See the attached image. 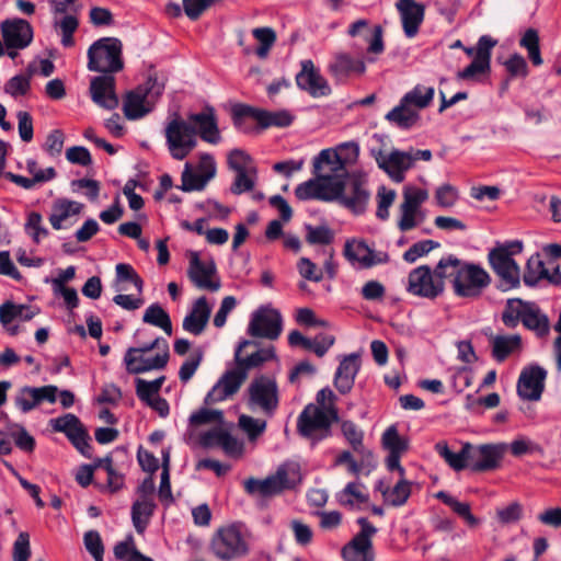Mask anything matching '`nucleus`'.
Masks as SVG:
<instances>
[{"label":"nucleus","instance_id":"obj_1","mask_svg":"<svg viewBox=\"0 0 561 561\" xmlns=\"http://www.w3.org/2000/svg\"><path fill=\"white\" fill-rule=\"evenodd\" d=\"M197 135L206 142L216 145L221 136L213 107L187 115L184 119L175 114L164 127L168 150L175 160H184L197 146Z\"/></svg>","mask_w":561,"mask_h":561},{"label":"nucleus","instance_id":"obj_2","mask_svg":"<svg viewBox=\"0 0 561 561\" xmlns=\"http://www.w3.org/2000/svg\"><path fill=\"white\" fill-rule=\"evenodd\" d=\"M251 345H256L250 340L241 341L234 351V367L227 369L205 397V404L213 405L236 394L248 379L249 371L260 368L266 362L277 360L275 347L270 345L260 348L250 355H243V351Z\"/></svg>","mask_w":561,"mask_h":561},{"label":"nucleus","instance_id":"obj_3","mask_svg":"<svg viewBox=\"0 0 561 561\" xmlns=\"http://www.w3.org/2000/svg\"><path fill=\"white\" fill-rule=\"evenodd\" d=\"M436 274L440 278L453 277L454 293L462 298H478L491 282L484 268L473 263H462L454 255L439 260Z\"/></svg>","mask_w":561,"mask_h":561},{"label":"nucleus","instance_id":"obj_4","mask_svg":"<svg viewBox=\"0 0 561 561\" xmlns=\"http://www.w3.org/2000/svg\"><path fill=\"white\" fill-rule=\"evenodd\" d=\"M211 552L222 561L241 559L249 553V533L241 524L219 527L210 541Z\"/></svg>","mask_w":561,"mask_h":561},{"label":"nucleus","instance_id":"obj_5","mask_svg":"<svg viewBox=\"0 0 561 561\" xmlns=\"http://www.w3.org/2000/svg\"><path fill=\"white\" fill-rule=\"evenodd\" d=\"M301 481L300 468L295 462H287L279 466L274 474L263 480L249 478L244 481V490L247 493L262 496H272L293 489Z\"/></svg>","mask_w":561,"mask_h":561},{"label":"nucleus","instance_id":"obj_6","mask_svg":"<svg viewBox=\"0 0 561 561\" xmlns=\"http://www.w3.org/2000/svg\"><path fill=\"white\" fill-rule=\"evenodd\" d=\"M165 87L164 79H159L156 73L149 75L147 81L127 93L123 111L128 119H138L152 111L158 98Z\"/></svg>","mask_w":561,"mask_h":561},{"label":"nucleus","instance_id":"obj_7","mask_svg":"<svg viewBox=\"0 0 561 561\" xmlns=\"http://www.w3.org/2000/svg\"><path fill=\"white\" fill-rule=\"evenodd\" d=\"M122 42L115 37H102L88 49V69L111 75L123 69Z\"/></svg>","mask_w":561,"mask_h":561},{"label":"nucleus","instance_id":"obj_8","mask_svg":"<svg viewBox=\"0 0 561 561\" xmlns=\"http://www.w3.org/2000/svg\"><path fill=\"white\" fill-rule=\"evenodd\" d=\"M538 335L543 336L549 332V320L540 309L533 302H524L515 298L508 299L502 314V321L507 328H515L518 321Z\"/></svg>","mask_w":561,"mask_h":561},{"label":"nucleus","instance_id":"obj_9","mask_svg":"<svg viewBox=\"0 0 561 561\" xmlns=\"http://www.w3.org/2000/svg\"><path fill=\"white\" fill-rule=\"evenodd\" d=\"M523 251V242L515 240L493 248L489 254V263L496 275L507 286L516 288L520 284V268L513 255Z\"/></svg>","mask_w":561,"mask_h":561},{"label":"nucleus","instance_id":"obj_10","mask_svg":"<svg viewBox=\"0 0 561 561\" xmlns=\"http://www.w3.org/2000/svg\"><path fill=\"white\" fill-rule=\"evenodd\" d=\"M247 407L263 415L273 416L279 405V390L275 378L260 375L252 379L245 391Z\"/></svg>","mask_w":561,"mask_h":561},{"label":"nucleus","instance_id":"obj_11","mask_svg":"<svg viewBox=\"0 0 561 561\" xmlns=\"http://www.w3.org/2000/svg\"><path fill=\"white\" fill-rule=\"evenodd\" d=\"M378 167L383 170L396 183H401L405 179V172L414 167L417 160L430 161L432 159L431 150H411L401 151L393 149L389 153L381 150L375 156Z\"/></svg>","mask_w":561,"mask_h":561},{"label":"nucleus","instance_id":"obj_12","mask_svg":"<svg viewBox=\"0 0 561 561\" xmlns=\"http://www.w3.org/2000/svg\"><path fill=\"white\" fill-rule=\"evenodd\" d=\"M340 419L333 416L316 404H308L297 420L298 433L316 444L331 435V425Z\"/></svg>","mask_w":561,"mask_h":561},{"label":"nucleus","instance_id":"obj_13","mask_svg":"<svg viewBox=\"0 0 561 561\" xmlns=\"http://www.w3.org/2000/svg\"><path fill=\"white\" fill-rule=\"evenodd\" d=\"M402 196L403 202L399 207L400 218L397 225L400 231L405 232L424 222L426 214L422 209V204L427 201L428 192L424 188L407 185L403 188Z\"/></svg>","mask_w":561,"mask_h":561},{"label":"nucleus","instance_id":"obj_14","mask_svg":"<svg viewBox=\"0 0 561 561\" xmlns=\"http://www.w3.org/2000/svg\"><path fill=\"white\" fill-rule=\"evenodd\" d=\"M467 449L469 451V469L474 472H485L500 467L507 445L504 443L481 445L467 443Z\"/></svg>","mask_w":561,"mask_h":561},{"label":"nucleus","instance_id":"obj_15","mask_svg":"<svg viewBox=\"0 0 561 561\" xmlns=\"http://www.w3.org/2000/svg\"><path fill=\"white\" fill-rule=\"evenodd\" d=\"M444 279L427 265L412 270L408 278V291L414 296L434 299L444 291Z\"/></svg>","mask_w":561,"mask_h":561},{"label":"nucleus","instance_id":"obj_16","mask_svg":"<svg viewBox=\"0 0 561 561\" xmlns=\"http://www.w3.org/2000/svg\"><path fill=\"white\" fill-rule=\"evenodd\" d=\"M283 330L280 313L271 307H260L255 310L248 325V334L253 337L277 340Z\"/></svg>","mask_w":561,"mask_h":561},{"label":"nucleus","instance_id":"obj_17","mask_svg":"<svg viewBox=\"0 0 561 561\" xmlns=\"http://www.w3.org/2000/svg\"><path fill=\"white\" fill-rule=\"evenodd\" d=\"M199 443L204 448L220 447L227 456L232 458H240L244 453V444L231 435L225 420L203 432L199 435Z\"/></svg>","mask_w":561,"mask_h":561},{"label":"nucleus","instance_id":"obj_18","mask_svg":"<svg viewBox=\"0 0 561 561\" xmlns=\"http://www.w3.org/2000/svg\"><path fill=\"white\" fill-rule=\"evenodd\" d=\"M360 531L342 549L345 561H374L371 537L377 533L367 518L357 519Z\"/></svg>","mask_w":561,"mask_h":561},{"label":"nucleus","instance_id":"obj_19","mask_svg":"<svg viewBox=\"0 0 561 561\" xmlns=\"http://www.w3.org/2000/svg\"><path fill=\"white\" fill-rule=\"evenodd\" d=\"M313 165L316 175L330 185L337 186L340 194L342 188L341 183L350 175L346 165L337 153L332 149H324L316 158Z\"/></svg>","mask_w":561,"mask_h":561},{"label":"nucleus","instance_id":"obj_20","mask_svg":"<svg viewBox=\"0 0 561 561\" xmlns=\"http://www.w3.org/2000/svg\"><path fill=\"white\" fill-rule=\"evenodd\" d=\"M341 193L335 201H339L340 204L356 215L364 213L369 199L366 180L359 175L352 174L341 183Z\"/></svg>","mask_w":561,"mask_h":561},{"label":"nucleus","instance_id":"obj_21","mask_svg":"<svg viewBox=\"0 0 561 561\" xmlns=\"http://www.w3.org/2000/svg\"><path fill=\"white\" fill-rule=\"evenodd\" d=\"M49 425L55 432L65 433L72 445L85 457H90L89 435L80 420L71 413L51 419Z\"/></svg>","mask_w":561,"mask_h":561},{"label":"nucleus","instance_id":"obj_22","mask_svg":"<svg viewBox=\"0 0 561 561\" xmlns=\"http://www.w3.org/2000/svg\"><path fill=\"white\" fill-rule=\"evenodd\" d=\"M301 69L296 75L297 87L312 98H324L331 94L332 90L328 80L316 68L310 59L300 62Z\"/></svg>","mask_w":561,"mask_h":561},{"label":"nucleus","instance_id":"obj_23","mask_svg":"<svg viewBox=\"0 0 561 561\" xmlns=\"http://www.w3.org/2000/svg\"><path fill=\"white\" fill-rule=\"evenodd\" d=\"M344 256L351 264H357L362 268H370L389 262L387 252H376L365 241L356 239L345 242Z\"/></svg>","mask_w":561,"mask_h":561},{"label":"nucleus","instance_id":"obj_24","mask_svg":"<svg viewBox=\"0 0 561 561\" xmlns=\"http://www.w3.org/2000/svg\"><path fill=\"white\" fill-rule=\"evenodd\" d=\"M523 279L527 286H535L541 279H546L553 285H560V266L556 261L552 260H549L547 263H545L541 260L540 254L536 253L528 259Z\"/></svg>","mask_w":561,"mask_h":561},{"label":"nucleus","instance_id":"obj_25","mask_svg":"<svg viewBox=\"0 0 561 561\" xmlns=\"http://www.w3.org/2000/svg\"><path fill=\"white\" fill-rule=\"evenodd\" d=\"M187 276L199 289L217 291L221 286L220 279L216 276L215 264L213 262L205 264L201 261L199 254L195 251L190 252Z\"/></svg>","mask_w":561,"mask_h":561},{"label":"nucleus","instance_id":"obj_26","mask_svg":"<svg viewBox=\"0 0 561 561\" xmlns=\"http://www.w3.org/2000/svg\"><path fill=\"white\" fill-rule=\"evenodd\" d=\"M0 28L7 48L24 49L33 41V27L23 19L5 20Z\"/></svg>","mask_w":561,"mask_h":561},{"label":"nucleus","instance_id":"obj_27","mask_svg":"<svg viewBox=\"0 0 561 561\" xmlns=\"http://www.w3.org/2000/svg\"><path fill=\"white\" fill-rule=\"evenodd\" d=\"M546 377L547 371L538 365L524 368L517 382L518 396L528 401L539 400L545 388Z\"/></svg>","mask_w":561,"mask_h":561},{"label":"nucleus","instance_id":"obj_28","mask_svg":"<svg viewBox=\"0 0 561 561\" xmlns=\"http://www.w3.org/2000/svg\"><path fill=\"white\" fill-rule=\"evenodd\" d=\"M496 41L488 35L479 38L477 44L476 57L472 62L463 70L457 73V79L469 80L483 75L490 70L491 50L496 45Z\"/></svg>","mask_w":561,"mask_h":561},{"label":"nucleus","instance_id":"obj_29","mask_svg":"<svg viewBox=\"0 0 561 561\" xmlns=\"http://www.w3.org/2000/svg\"><path fill=\"white\" fill-rule=\"evenodd\" d=\"M169 360V345L161 347L153 354H141L138 356H124V364L128 374L139 375L151 370L163 369Z\"/></svg>","mask_w":561,"mask_h":561},{"label":"nucleus","instance_id":"obj_30","mask_svg":"<svg viewBox=\"0 0 561 561\" xmlns=\"http://www.w3.org/2000/svg\"><path fill=\"white\" fill-rule=\"evenodd\" d=\"M92 101L106 110L118 106V98L115 94V78L111 75L94 77L90 83Z\"/></svg>","mask_w":561,"mask_h":561},{"label":"nucleus","instance_id":"obj_31","mask_svg":"<svg viewBox=\"0 0 561 561\" xmlns=\"http://www.w3.org/2000/svg\"><path fill=\"white\" fill-rule=\"evenodd\" d=\"M396 8L400 13L405 36L414 37L424 20L425 7L415 0H398Z\"/></svg>","mask_w":561,"mask_h":561},{"label":"nucleus","instance_id":"obj_32","mask_svg":"<svg viewBox=\"0 0 561 561\" xmlns=\"http://www.w3.org/2000/svg\"><path fill=\"white\" fill-rule=\"evenodd\" d=\"M295 195L300 201L320 199L325 202L335 201L339 196V190L335 185H330L321 178L308 180L299 184L295 190Z\"/></svg>","mask_w":561,"mask_h":561},{"label":"nucleus","instance_id":"obj_33","mask_svg":"<svg viewBox=\"0 0 561 561\" xmlns=\"http://www.w3.org/2000/svg\"><path fill=\"white\" fill-rule=\"evenodd\" d=\"M210 313L211 307L206 297L197 298L190 312L183 319V329L193 335H201L207 327Z\"/></svg>","mask_w":561,"mask_h":561},{"label":"nucleus","instance_id":"obj_34","mask_svg":"<svg viewBox=\"0 0 561 561\" xmlns=\"http://www.w3.org/2000/svg\"><path fill=\"white\" fill-rule=\"evenodd\" d=\"M359 370V359L355 354H351L340 363L334 377V386L342 393H348Z\"/></svg>","mask_w":561,"mask_h":561},{"label":"nucleus","instance_id":"obj_35","mask_svg":"<svg viewBox=\"0 0 561 561\" xmlns=\"http://www.w3.org/2000/svg\"><path fill=\"white\" fill-rule=\"evenodd\" d=\"M83 209V204L67 198H57L51 205L49 222L55 230L64 228V222L70 217L79 215Z\"/></svg>","mask_w":561,"mask_h":561},{"label":"nucleus","instance_id":"obj_36","mask_svg":"<svg viewBox=\"0 0 561 561\" xmlns=\"http://www.w3.org/2000/svg\"><path fill=\"white\" fill-rule=\"evenodd\" d=\"M492 357L499 362H504L508 356L522 351V337L518 334L494 335L491 337Z\"/></svg>","mask_w":561,"mask_h":561},{"label":"nucleus","instance_id":"obj_37","mask_svg":"<svg viewBox=\"0 0 561 561\" xmlns=\"http://www.w3.org/2000/svg\"><path fill=\"white\" fill-rule=\"evenodd\" d=\"M365 64L360 59H354L347 54H337L329 66V71L336 79H344L351 73H364Z\"/></svg>","mask_w":561,"mask_h":561},{"label":"nucleus","instance_id":"obj_38","mask_svg":"<svg viewBox=\"0 0 561 561\" xmlns=\"http://www.w3.org/2000/svg\"><path fill=\"white\" fill-rule=\"evenodd\" d=\"M411 482L400 477L393 488H382V482H379L378 490L381 492L386 503L391 506H402L405 504L411 495Z\"/></svg>","mask_w":561,"mask_h":561},{"label":"nucleus","instance_id":"obj_39","mask_svg":"<svg viewBox=\"0 0 561 561\" xmlns=\"http://www.w3.org/2000/svg\"><path fill=\"white\" fill-rule=\"evenodd\" d=\"M386 119L400 128L408 129L417 124L420 121V112L401 99L399 105L387 113Z\"/></svg>","mask_w":561,"mask_h":561},{"label":"nucleus","instance_id":"obj_40","mask_svg":"<svg viewBox=\"0 0 561 561\" xmlns=\"http://www.w3.org/2000/svg\"><path fill=\"white\" fill-rule=\"evenodd\" d=\"M365 485L360 482H350L336 494V500L342 506L359 507L368 502Z\"/></svg>","mask_w":561,"mask_h":561},{"label":"nucleus","instance_id":"obj_41","mask_svg":"<svg viewBox=\"0 0 561 561\" xmlns=\"http://www.w3.org/2000/svg\"><path fill=\"white\" fill-rule=\"evenodd\" d=\"M341 432L353 451L364 456L373 457V453L366 449L364 445V432L353 421L344 420L341 422Z\"/></svg>","mask_w":561,"mask_h":561},{"label":"nucleus","instance_id":"obj_42","mask_svg":"<svg viewBox=\"0 0 561 561\" xmlns=\"http://www.w3.org/2000/svg\"><path fill=\"white\" fill-rule=\"evenodd\" d=\"M154 508L156 505L152 499H139L134 502L131 506V519L138 534H142L147 528Z\"/></svg>","mask_w":561,"mask_h":561},{"label":"nucleus","instance_id":"obj_43","mask_svg":"<svg viewBox=\"0 0 561 561\" xmlns=\"http://www.w3.org/2000/svg\"><path fill=\"white\" fill-rule=\"evenodd\" d=\"M435 449L438 453V455L444 458V460L448 463L450 468H453L456 471L463 470L466 468H469V459H468V449H467V443H465L461 447V450L459 453H453L447 443L445 442H438L435 445Z\"/></svg>","mask_w":561,"mask_h":561},{"label":"nucleus","instance_id":"obj_44","mask_svg":"<svg viewBox=\"0 0 561 561\" xmlns=\"http://www.w3.org/2000/svg\"><path fill=\"white\" fill-rule=\"evenodd\" d=\"M142 321L161 329L169 336L173 333L170 316L159 304H152L145 310Z\"/></svg>","mask_w":561,"mask_h":561},{"label":"nucleus","instance_id":"obj_45","mask_svg":"<svg viewBox=\"0 0 561 561\" xmlns=\"http://www.w3.org/2000/svg\"><path fill=\"white\" fill-rule=\"evenodd\" d=\"M435 90L433 87L416 84L411 91L407 92L402 100L420 112L431 105L434 100Z\"/></svg>","mask_w":561,"mask_h":561},{"label":"nucleus","instance_id":"obj_46","mask_svg":"<svg viewBox=\"0 0 561 561\" xmlns=\"http://www.w3.org/2000/svg\"><path fill=\"white\" fill-rule=\"evenodd\" d=\"M435 496L444 504L448 505L455 514L466 520V523L474 527L479 524V519L471 513L470 504L467 502H459L456 497L449 495L445 491H439Z\"/></svg>","mask_w":561,"mask_h":561},{"label":"nucleus","instance_id":"obj_47","mask_svg":"<svg viewBox=\"0 0 561 561\" xmlns=\"http://www.w3.org/2000/svg\"><path fill=\"white\" fill-rule=\"evenodd\" d=\"M238 426L250 443H255L266 431L267 423L263 419L241 414L238 419Z\"/></svg>","mask_w":561,"mask_h":561},{"label":"nucleus","instance_id":"obj_48","mask_svg":"<svg viewBox=\"0 0 561 561\" xmlns=\"http://www.w3.org/2000/svg\"><path fill=\"white\" fill-rule=\"evenodd\" d=\"M4 176L25 190L33 188L37 183L48 182L56 176V170L53 167L45 169V172L36 173L35 178H25L19 174H14L12 172H7Z\"/></svg>","mask_w":561,"mask_h":561},{"label":"nucleus","instance_id":"obj_49","mask_svg":"<svg viewBox=\"0 0 561 561\" xmlns=\"http://www.w3.org/2000/svg\"><path fill=\"white\" fill-rule=\"evenodd\" d=\"M257 180V169L251 168L250 170H243L236 172V179L230 187L231 192L236 195H240L245 192H250L254 188Z\"/></svg>","mask_w":561,"mask_h":561},{"label":"nucleus","instance_id":"obj_50","mask_svg":"<svg viewBox=\"0 0 561 561\" xmlns=\"http://www.w3.org/2000/svg\"><path fill=\"white\" fill-rule=\"evenodd\" d=\"M164 376L154 380L147 381L141 378L136 379V394L145 403L159 396V391L164 382Z\"/></svg>","mask_w":561,"mask_h":561},{"label":"nucleus","instance_id":"obj_51","mask_svg":"<svg viewBox=\"0 0 561 561\" xmlns=\"http://www.w3.org/2000/svg\"><path fill=\"white\" fill-rule=\"evenodd\" d=\"M381 443L385 449L389 453L403 454L408 450V439L401 437L394 425L388 427L381 437Z\"/></svg>","mask_w":561,"mask_h":561},{"label":"nucleus","instance_id":"obj_52","mask_svg":"<svg viewBox=\"0 0 561 561\" xmlns=\"http://www.w3.org/2000/svg\"><path fill=\"white\" fill-rule=\"evenodd\" d=\"M254 38L260 43L256 49L259 58L264 59L267 57L270 49L276 42V33L271 27H257L252 31Z\"/></svg>","mask_w":561,"mask_h":561},{"label":"nucleus","instance_id":"obj_53","mask_svg":"<svg viewBox=\"0 0 561 561\" xmlns=\"http://www.w3.org/2000/svg\"><path fill=\"white\" fill-rule=\"evenodd\" d=\"M520 46L526 48L528 57L535 66L542 64V58L539 48V35L534 28H528L519 42Z\"/></svg>","mask_w":561,"mask_h":561},{"label":"nucleus","instance_id":"obj_54","mask_svg":"<svg viewBox=\"0 0 561 561\" xmlns=\"http://www.w3.org/2000/svg\"><path fill=\"white\" fill-rule=\"evenodd\" d=\"M24 229L35 243H39L49 233L47 228L43 226L42 215L37 211L27 215Z\"/></svg>","mask_w":561,"mask_h":561},{"label":"nucleus","instance_id":"obj_55","mask_svg":"<svg viewBox=\"0 0 561 561\" xmlns=\"http://www.w3.org/2000/svg\"><path fill=\"white\" fill-rule=\"evenodd\" d=\"M293 122V116L287 111L268 112L262 110L259 116V125L262 128L270 126L286 127Z\"/></svg>","mask_w":561,"mask_h":561},{"label":"nucleus","instance_id":"obj_56","mask_svg":"<svg viewBox=\"0 0 561 561\" xmlns=\"http://www.w3.org/2000/svg\"><path fill=\"white\" fill-rule=\"evenodd\" d=\"M190 425L192 426H201L205 424H218L224 421V413L220 410H211V409H199L194 412L190 416Z\"/></svg>","mask_w":561,"mask_h":561},{"label":"nucleus","instance_id":"obj_57","mask_svg":"<svg viewBox=\"0 0 561 561\" xmlns=\"http://www.w3.org/2000/svg\"><path fill=\"white\" fill-rule=\"evenodd\" d=\"M79 22L73 15H65L60 21L55 22V27L61 33V44L65 47H71L75 44L73 33L78 28Z\"/></svg>","mask_w":561,"mask_h":561},{"label":"nucleus","instance_id":"obj_58","mask_svg":"<svg viewBox=\"0 0 561 561\" xmlns=\"http://www.w3.org/2000/svg\"><path fill=\"white\" fill-rule=\"evenodd\" d=\"M210 180H206L204 174L191 171L190 164L185 165L182 173L181 190L184 192L202 191Z\"/></svg>","mask_w":561,"mask_h":561},{"label":"nucleus","instance_id":"obj_59","mask_svg":"<svg viewBox=\"0 0 561 561\" xmlns=\"http://www.w3.org/2000/svg\"><path fill=\"white\" fill-rule=\"evenodd\" d=\"M371 458L373 457H364V456H362V460L357 461V460H355L354 456L352 455V453L350 450H343L342 453H340L336 456V458L334 459L333 465L335 467H339V466H342V465H346L347 466V471L350 473H352L353 476L357 477L362 472L365 462L368 463Z\"/></svg>","mask_w":561,"mask_h":561},{"label":"nucleus","instance_id":"obj_60","mask_svg":"<svg viewBox=\"0 0 561 561\" xmlns=\"http://www.w3.org/2000/svg\"><path fill=\"white\" fill-rule=\"evenodd\" d=\"M117 282L131 283L139 294L144 289V280L130 264L119 263L115 267Z\"/></svg>","mask_w":561,"mask_h":561},{"label":"nucleus","instance_id":"obj_61","mask_svg":"<svg viewBox=\"0 0 561 561\" xmlns=\"http://www.w3.org/2000/svg\"><path fill=\"white\" fill-rule=\"evenodd\" d=\"M439 247L438 242L433 240H422L412 244L403 254V259L408 263H414L419 257L430 253L432 250Z\"/></svg>","mask_w":561,"mask_h":561},{"label":"nucleus","instance_id":"obj_62","mask_svg":"<svg viewBox=\"0 0 561 561\" xmlns=\"http://www.w3.org/2000/svg\"><path fill=\"white\" fill-rule=\"evenodd\" d=\"M228 165L234 172L256 168L250 154L241 149H233L229 152Z\"/></svg>","mask_w":561,"mask_h":561},{"label":"nucleus","instance_id":"obj_63","mask_svg":"<svg viewBox=\"0 0 561 561\" xmlns=\"http://www.w3.org/2000/svg\"><path fill=\"white\" fill-rule=\"evenodd\" d=\"M203 359V351L197 350L182 364L179 370V378L182 382H187L199 367Z\"/></svg>","mask_w":561,"mask_h":561},{"label":"nucleus","instance_id":"obj_64","mask_svg":"<svg viewBox=\"0 0 561 561\" xmlns=\"http://www.w3.org/2000/svg\"><path fill=\"white\" fill-rule=\"evenodd\" d=\"M333 238V232L325 226H307L306 240L310 244H330Z\"/></svg>","mask_w":561,"mask_h":561}]
</instances>
